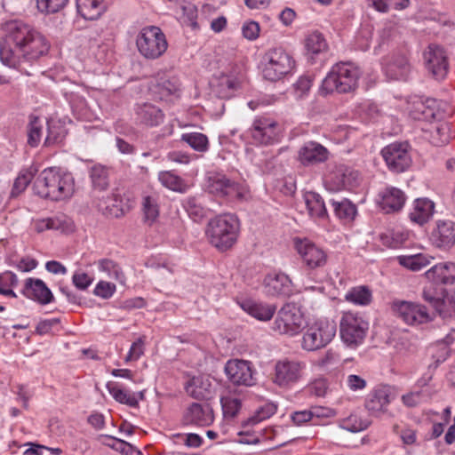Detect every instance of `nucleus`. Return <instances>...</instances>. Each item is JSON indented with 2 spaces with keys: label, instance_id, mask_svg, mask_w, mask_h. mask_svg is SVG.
Masks as SVG:
<instances>
[{
  "label": "nucleus",
  "instance_id": "nucleus-25",
  "mask_svg": "<svg viewBox=\"0 0 455 455\" xmlns=\"http://www.w3.org/2000/svg\"><path fill=\"white\" fill-rule=\"evenodd\" d=\"M134 116L139 124L147 127L158 126L164 120L163 110L150 102L137 103L134 106Z\"/></svg>",
  "mask_w": 455,
  "mask_h": 455
},
{
  "label": "nucleus",
  "instance_id": "nucleus-19",
  "mask_svg": "<svg viewBox=\"0 0 455 455\" xmlns=\"http://www.w3.org/2000/svg\"><path fill=\"white\" fill-rule=\"evenodd\" d=\"M295 248L302 259L303 265L307 269L315 270L326 265V252L312 242L307 239L298 240L295 243Z\"/></svg>",
  "mask_w": 455,
  "mask_h": 455
},
{
  "label": "nucleus",
  "instance_id": "nucleus-33",
  "mask_svg": "<svg viewBox=\"0 0 455 455\" xmlns=\"http://www.w3.org/2000/svg\"><path fill=\"white\" fill-rule=\"evenodd\" d=\"M411 68L406 55L399 53L393 55L386 68L387 76L393 80L406 81Z\"/></svg>",
  "mask_w": 455,
  "mask_h": 455
},
{
  "label": "nucleus",
  "instance_id": "nucleus-59",
  "mask_svg": "<svg viewBox=\"0 0 455 455\" xmlns=\"http://www.w3.org/2000/svg\"><path fill=\"white\" fill-rule=\"evenodd\" d=\"M145 337H140L134 341L125 357V362L137 361L144 354Z\"/></svg>",
  "mask_w": 455,
  "mask_h": 455
},
{
  "label": "nucleus",
  "instance_id": "nucleus-10",
  "mask_svg": "<svg viewBox=\"0 0 455 455\" xmlns=\"http://www.w3.org/2000/svg\"><path fill=\"white\" fill-rule=\"evenodd\" d=\"M303 326V314L296 304L287 303L278 311L273 329L280 334L293 336Z\"/></svg>",
  "mask_w": 455,
  "mask_h": 455
},
{
  "label": "nucleus",
  "instance_id": "nucleus-62",
  "mask_svg": "<svg viewBox=\"0 0 455 455\" xmlns=\"http://www.w3.org/2000/svg\"><path fill=\"white\" fill-rule=\"evenodd\" d=\"M425 399L422 391H413L402 395V401L407 407L412 408L419 405Z\"/></svg>",
  "mask_w": 455,
  "mask_h": 455
},
{
  "label": "nucleus",
  "instance_id": "nucleus-45",
  "mask_svg": "<svg viewBox=\"0 0 455 455\" xmlns=\"http://www.w3.org/2000/svg\"><path fill=\"white\" fill-rule=\"evenodd\" d=\"M398 262L408 269L419 271L427 267L430 263V260L428 256L419 253L415 255L400 256L398 257Z\"/></svg>",
  "mask_w": 455,
  "mask_h": 455
},
{
  "label": "nucleus",
  "instance_id": "nucleus-23",
  "mask_svg": "<svg viewBox=\"0 0 455 455\" xmlns=\"http://www.w3.org/2000/svg\"><path fill=\"white\" fill-rule=\"evenodd\" d=\"M426 67L436 80H443L448 73V61L443 49L430 45L424 54Z\"/></svg>",
  "mask_w": 455,
  "mask_h": 455
},
{
  "label": "nucleus",
  "instance_id": "nucleus-1",
  "mask_svg": "<svg viewBox=\"0 0 455 455\" xmlns=\"http://www.w3.org/2000/svg\"><path fill=\"white\" fill-rule=\"evenodd\" d=\"M0 40V60L3 64L20 68L24 62H33L48 53L51 44L46 36L33 26L12 20L3 26Z\"/></svg>",
  "mask_w": 455,
  "mask_h": 455
},
{
  "label": "nucleus",
  "instance_id": "nucleus-4",
  "mask_svg": "<svg viewBox=\"0 0 455 455\" xmlns=\"http://www.w3.org/2000/svg\"><path fill=\"white\" fill-rule=\"evenodd\" d=\"M358 78L359 70L355 65L350 62L338 63L323 79L321 90L325 93H347L356 88Z\"/></svg>",
  "mask_w": 455,
  "mask_h": 455
},
{
  "label": "nucleus",
  "instance_id": "nucleus-29",
  "mask_svg": "<svg viewBox=\"0 0 455 455\" xmlns=\"http://www.w3.org/2000/svg\"><path fill=\"white\" fill-rule=\"evenodd\" d=\"M379 207L386 213L397 212L403 207L406 196L403 191L395 187H387L379 193Z\"/></svg>",
  "mask_w": 455,
  "mask_h": 455
},
{
  "label": "nucleus",
  "instance_id": "nucleus-5",
  "mask_svg": "<svg viewBox=\"0 0 455 455\" xmlns=\"http://www.w3.org/2000/svg\"><path fill=\"white\" fill-rule=\"evenodd\" d=\"M261 67L264 79L276 82L292 71L295 60L283 48H273L263 56Z\"/></svg>",
  "mask_w": 455,
  "mask_h": 455
},
{
  "label": "nucleus",
  "instance_id": "nucleus-37",
  "mask_svg": "<svg viewBox=\"0 0 455 455\" xmlns=\"http://www.w3.org/2000/svg\"><path fill=\"white\" fill-rule=\"evenodd\" d=\"M78 13L85 20H95L106 11L103 0H76Z\"/></svg>",
  "mask_w": 455,
  "mask_h": 455
},
{
  "label": "nucleus",
  "instance_id": "nucleus-15",
  "mask_svg": "<svg viewBox=\"0 0 455 455\" xmlns=\"http://www.w3.org/2000/svg\"><path fill=\"white\" fill-rule=\"evenodd\" d=\"M225 373L235 386L251 387L256 384V371L249 361L234 359L227 362Z\"/></svg>",
  "mask_w": 455,
  "mask_h": 455
},
{
  "label": "nucleus",
  "instance_id": "nucleus-50",
  "mask_svg": "<svg viewBox=\"0 0 455 455\" xmlns=\"http://www.w3.org/2000/svg\"><path fill=\"white\" fill-rule=\"evenodd\" d=\"M99 270L107 274L110 278L117 281H123L124 278V273L117 263L110 259H101L97 262Z\"/></svg>",
  "mask_w": 455,
  "mask_h": 455
},
{
  "label": "nucleus",
  "instance_id": "nucleus-16",
  "mask_svg": "<svg viewBox=\"0 0 455 455\" xmlns=\"http://www.w3.org/2000/svg\"><path fill=\"white\" fill-rule=\"evenodd\" d=\"M358 172L344 164L331 167L324 178V186L330 191H339L354 186L358 179Z\"/></svg>",
  "mask_w": 455,
  "mask_h": 455
},
{
  "label": "nucleus",
  "instance_id": "nucleus-24",
  "mask_svg": "<svg viewBox=\"0 0 455 455\" xmlns=\"http://www.w3.org/2000/svg\"><path fill=\"white\" fill-rule=\"evenodd\" d=\"M21 294L40 305H47L54 300L52 291L46 283L39 278H27L21 290Z\"/></svg>",
  "mask_w": 455,
  "mask_h": 455
},
{
  "label": "nucleus",
  "instance_id": "nucleus-54",
  "mask_svg": "<svg viewBox=\"0 0 455 455\" xmlns=\"http://www.w3.org/2000/svg\"><path fill=\"white\" fill-rule=\"evenodd\" d=\"M51 229L59 230L64 233L74 231L75 226L73 220L65 214H57L49 218Z\"/></svg>",
  "mask_w": 455,
  "mask_h": 455
},
{
  "label": "nucleus",
  "instance_id": "nucleus-3",
  "mask_svg": "<svg viewBox=\"0 0 455 455\" xmlns=\"http://www.w3.org/2000/svg\"><path fill=\"white\" fill-rule=\"evenodd\" d=\"M239 230V220L235 216L222 214L209 220L205 233L212 246L227 251L236 243Z\"/></svg>",
  "mask_w": 455,
  "mask_h": 455
},
{
  "label": "nucleus",
  "instance_id": "nucleus-18",
  "mask_svg": "<svg viewBox=\"0 0 455 455\" xmlns=\"http://www.w3.org/2000/svg\"><path fill=\"white\" fill-rule=\"evenodd\" d=\"M245 81L244 68L242 64L231 65L228 74H223L216 85L215 92L220 98H230L241 88Z\"/></svg>",
  "mask_w": 455,
  "mask_h": 455
},
{
  "label": "nucleus",
  "instance_id": "nucleus-42",
  "mask_svg": "<svg viewBox=\"0 0 455 455\" xmlns=\"http://www.w3.org/2000/svg\"><path fill=\"white\" fill-rule=\"evenodd\" d=\"M121 202L116 194H112L105 200H100L98 204L99 210L106 216L118 218L124 214L123 209L118 204Z\"/></svg>",
  "mask_w": 455,
  "mask_h": 455
},
{
  "label": "nucleus",
  "instance_id": "nucleus-55",
  "mask_svg": "<svg viewBox=\"0 0 455 455\" xmlns=\"http://www.w3.org/2000/svg\"><path fill=\"white\" fill-rule=\"evenodd\" d=\"M33 177L34 172L30 170H24L20 172L14 180L11 191V196L14 197L22 193L27 188L28 185L31 182Z\"/></svg>",
  "mask_w": 455,
  "mask_h": 455
},
{
  "label": "nucleus",
  "instance_id": "nucleus-58",
  "mask_svg": "<svg viewBox=\"0 0 455 455\" xmlns=\"http://www.w3.org/2000/svg\"><path fill=\"white\" fill-rule=\"evenodd\" d=\"M321 416L318 408H313L311 410H304L295 411L291 414V419L295 425L300 426L311 420L314 417L319 418Z\"/></svg>",
  "mask_w": 455,
  "mask_h": 455
},
{
  "label": "nucleus",
  "instance_id": "nucleus-27",
  "mask_svg": "<svg viewBox=\"0 0 455 455\" xmlns=\"http://www.w3.org/2000/svg\"><path fill=\"white\" fill-rule=\"evenodd\" d=\"M180 83L175 77L161 76L151 82L149 90L156 100L169 101L179 97Z\"/></svg>",
  "mask_w": 455,
  "mask_h": 455
},
{
  "label": "nucleus",
  "instance_id": "nucleus-8",
  "mask_svg": "<svg viewBox=\"0 0 455 455\" xmlns=\"http://www.w3.org/2000/svg\"><path fill=\"white\" fill-rule=\"evenodd\" d=\"M336 331L335 323L328 320H319L307 325L302 336V349L311 352L324 347L332 340Z\"/></svg>",
  "mask_w": 455,
  "mask_h": 455
},
{
  "label": "nucleus",
  "instance_id": "nucleus-20",
  "mask_svg": "<svg viewBox=\"0 0 455 455\" xmlns=\"http://www.w3.org/2000/svg\"><path fill=\"white\" fill-rule=\"evenodd\" d=\"M393 400L389 386L374 387L365 399V408L371 416L380 417L388 411V405Z\"/></svg>",
  "mask_w": 455,
  "mask_h": 455
},
{
  "label": "nucleus",
  "instance_id": "nucleus-26",
  "mask_svg": "<svg viewBox=\"0 0 455 455\" xmlns=\"http://www.w3.org/2000/svg\"><path fill=\"white\" fill-rule=\"evenodd\" d=\"M213 420V410L208 403H193L184 414V422L188 425L207 427Z\"/></svg>",
  "mask_w": 455,
  "mask_h": 455
},
{
  "label": "nucleus",
  "instance_id": "nucleus-35",
  "mask_svg": "<svg viewBox=\"0 0 455 455\" xmlns=\"http://www.w3.org/2000/svg\"><path fill=\"white\" fill-rule=\"evenodd\" d=\"M435 212V204L428 198H418L414 201L413 209L410 212V220L420 226L427 223Z\"/></svg>",
  "mask_w": 455,
  "mask_h": 455
},
{
  "label": "nucleus",
  "instance_id": "nucleus-11",
  "mask_svg": "<svg viewBox=\"0 0 455 455\" xmlns=\"http://www.w3.org/2000/svg\"><path fill=\"white\" fill-rule=\"evenodd\" d=\"M406 110L409 116L419 121L431 122L443 116L435 99L422 96H411L407 100Z\"/></svg>",
  "mask_w": 455,
  "mask_h": 455
},
{
  "label": "nucleus",
  "instance_id": "nucleus-48",
  "mask_svg": "<svg viewBox=\"0 0 455 455\" xmlns=\"http://www.w3.org/2000/svg\"><path fill=\"white\" fill-rule=\"evenodd\" d=\"M181 140L198 152H205L209 148L207 136L201 132L184 133L181 135Z\"/></svg>",
  "mask_w": 455,
  "mask_h": 455
},
{
  "label": "nucleus",
  "instance_id": "nucleus-2",
  "mask_svg": "<svg viewBox=\"0 0 455 455\" xmlns=\"http://www.w3.org/2000/svg\"><path fill=\"white\" fill-rule=\"evenodd\" d=\"M36 195L53 201L63 200L74 192V179L69 172L52 167L44 169L36 178L33 186Z\"/></svg>",
  "mask_w": 455,
  "mask_h": 455
},
{
  "label": "nucleus",
  "instance_id": "nucleus-61",
  "mask_svg": "<svg viewBox=\"0 0 455 455\" xmlns=\"http://www.w3.org/2000/svg\"><path fill=\"white\" fill-rule=\"evenodd\" d=\"M116 291V285L108 282L100 281L94 288L93 293L102 299H109Z\"/></svg>",
  "mask_w": 455,
  "mask_h": 455
},
{
  "label": "nucleus",
  "instance_id": "nucleus-38",
  "mask_svg": "<svg viewBox=\"0 0 455 455\" xmlns=\"http://www.w3.org/2000/svg\"><path fill=\"white\" fill-rule=\"evenodd\" d=\"M107 388L116 402L132 408L139 406V399L136 397L135 394H132L128 390L120 387L117 383L108 382Z\"/></svg>",
  "mask_w": 455,
  "mask_h": 455
},
{
  "label": "nucleus",
  "instance_id": "nucleus-44",
  "mask_svg": "<svg viewBox=\"0 0 455 455\" xmlns=\"http://www.w3.org/2000/svg\"><path fill=\"white\" fill-rule=\"evenodd\" d=\"M158 180L164 187L172 191L180 193L186 191L187 186L184 180L172 172H160L158 174Z\"/></svg>",
  "mask_w": 455,
  "mask_h": 455
},
{
  "label": "nucleus",
  "instance_id": "nucleus-36",
  "mask_svg": "<svg viewBox=\"0 0 455 455\" xmlns=\"http://www.w3.org/2000/svg\"><path fill=\"white\" fill-rule=\"evenodd\" d=\"M305 204L311 218L326 219L328 212L323 198L316 192L308 191L304 194Z\"/></svg>",
  "mask_w": 455,
  "mask_h": 455
},
{
  "label": "nucleus",
  "instance_id": "nucleus-22",
  "mask_svg": "<svg viewBox=\"0 0 455 455\" xmlns=\"http://www.w3.org/2000/svg\"><path fill=\"white\" fill-rule=\"evenodd\" d=\"M329 150L315 141L304 143L298 151V160L305 167L317 165L326 162L329 158Z\"/></svg>",
  "mask_w": 455,
  "mask_h": 455
},
{
  "label": "nucleus",
  "instance_id": "nucleus-13",
  "mask_svg": "<svg viewBox=\"0 0 455 455\" xmlns=\"http://www.w3.org/2000/svg\"><path fill=\"white\" fill-rule=\"evenodd\" d=\"M408 143L395 142L381 150L382 157L390 172L401 173L409 169L412 163Z\"/></svg>",
  "mask_w": 455,
  "mask_h": 455
},
{
  "label": "nucleus",
  "instance_id": "nucleus-63",
  "mask_svg": "<svg viewBox=\"0 0 455 455\" xmlns=\"http://www.w3.org/2000/svg\"><path fill=\"white\" fill-rule=\"evenodd\" d=\"M221 403L226 414L235 416L241 408V401L237 398H222Z\"/></svg>",
  "mask_w": 455,
  "mask_h": 455
},
{
  "label": "nucleus",
  "instance_id": "nucleus-43",
  "mask_svg": "<svg viewBox=\"0 0 455 455\" xmlns=\"http://www.w3.org/2000/svg\"><path fill=\"white\" fill-rule=\"evenodd\" d=\"M331 204L333 207L335 215L340 220H351L356 214V207L347 199L337 201L331 199Z\"/></svg>",
  "mask_w": 455,
  "mask_h": 455
},
{
  "label": "nucleus",
  "instance_id": "nucleus-12",
  "mask_svg": "<svg viewBox=\"0 0 455 455\" xmlns=\"http://www.w3.org/2000/svg\"><path fill=\"white\" fill-rule=\"evenodd\" d=\"M249 132L255 144L267 146L279 141L281 126L273 118L259 116L253 121Z\"/></svg>",
  "mask_w": 455,
  "mask_h": 455
},
{
  "label": "nucleus",
  "instance_id": "nucleus-60",
  "mask_svg": "<svg viewBox=\"0 0 455 455\" xmlns=\"http://www.w3.org/2000/svg\"><path fill=\"white\" fill-rule=\"evenodd\" d=\"M449 139V127L446 124L437 126L435 133L432 135V142L438 147L448 143Z\"/></svg>",
  "mask_w": 455,
  "mask_h": 455
},
{
  "label": "nucleus",
  "instance_id": "nucleus-34",
  "mask_svg": "<svg viewBox=\"0 0 455 455\" xmlns=\"http://www.w3.org/2000/svg\"><path fill=\"white\" fill-rule=\"evenodd\" d=\"M243 311L259 321L270 320L275 313L276 307L273 304L245 299L240 303Z\"/></svg>",
  "mask_w": 455,
  "mask_h": 455
},
{
  "label": "nucleus",
  "instance_id": "nucleus-28",
  "mask_svg": "<svg viewBox=\"0 0 455 455\" xmlns=\"http://www.w3.org/2000/svg\"><path fill=\"white\" fill-rule=\"evenodd\" d=\"M186 393L196 400L210 401L215 394L214 387L208 378L194 376L184 386Z\"/></svg>",
  "mask_w": 455,
  "mask_h": 455
},
{
  "label": "nucleus",
  "instance_id": "nucleus-39",
  "mask_svg": "<svg viewBox=\"0 0 455 455\" xmlns=\"http://www.w3.org/2000/svg\"><path fill=\"white\" fill-rule=\"evenodd\" d=\"M90 178L94 189L104 191L109 186V169L101 164H95L90 169Z\"/></svg>",
  "mask_w": 455,
  "mask_h": 455
},
{
  "label": "nucleus",
  "instance_id": "nucleus-64",
  "mask_svg": "<svg viewBox=\"0 0 455 455\" xmlns=\"http://www.w3.org/2000/svg\"><path fill=\"white\" fill-rule=\"evenodd\" d=\"M92 281L93 279L84 272H76L72 277L74 285L79 290H86Z\"/></svg>",
  "mask_w": 455,
  "mask_h": 455
},
{
  "label": "nucleus",
  "instance_id": "nucleus-51",
  "mask_svg": "<svg viewBox=\"0 0 455 455\" xmlns=\"http://www.w3.org/2000/svg\"><path fill=\"white\" fill-rule=\"evenodd\" d=\"M43 132V124L37 116H31L28 125V144L32 147H37L41 141Z\"/></svg>",
  "mask_w": 455,
  "mask_h": 455
},
{
  "label": "nucleus",
  "instance_id": "nucleus-57",
  "mask_svg": "<svg viewBox=\"0 0 455 455\" xmlns=\"http://www.w3.org/2000/svg\"><path fill=\"white\" fill-rule=\"evenodd\" d=\"M340 427L347 431L356 433L366 429L368 423L359 419L357 415L351 414L341 420Z\"/></svg>",
  "mask_w": 455,
  "mask_h": 455
},
{
  "label": "nucleus",
  "instance_id": "nucleus-40",
  "mask_svg": "<svg viewBox=\"0 0 455 455\" xmlns=\"http://www.w3.org/2000/svg\"><path fill=\"white\" fill-rule=\"evenodd\" d=\"M66 135V127L60 121H47V136L44 140L46 147L60 143Z\"/></svg>",
  "mask_w": 455,
  "mask_h": 455
},
{
  "label": "nucleus",
  "instance_id": "nucleus-21",
  "mask_svg": "<svg viewBox=\"0 0 455 455\" xmlns=\"http://www.w3.org/2000/svg\"><path fill=\"white\" fill-rule=\"evenodd\" d=\"M432 244L441 250H450L455 245V222L451 220H439L431 231Z\"/></svg>",
  "mask_w": 455,
  "mask_h": 455
},
{
  "label": "nucleus",
  "instance_id": "nucleus-32",
  "mask_svg": "<svg viewBox=\"0 0 455 455\" xmlns=\"http://www.w3.org/2000/svg\"><path fill=\"white\" fill-rule=\"evenodd\" d=\"M305 55L314 64L321 55L328 50L327 42L323 34L315 31L307 36L304 41Z\"/></svg>",
  "mask_w": 455,
  "mask_h": 455
},
{
  "label": "nucleus",
  "instance_id": "nucleus-31",
  "mask_svg": "<svg viewBox=\"0 0 455 455\" xmlns=\"http://www.w3.org/2000/svg\"><path fill=\"white\" fill-rule=\"evenodd\" d=\"M426 277L436 285L452 284L455 283V263L436 264L426 272Z\"/></svg>",
  "mask_w": 455,
  "mask_h": 455
},
{
  "label": "nucleus",
  "instance_id": "nucleus-14",
  "mask_svg": "<svg viewBox=\"0 0 455 455\" xmlns=\"http://www.w3.org/2000/svg\"><path fill=\"white\" fill-rule=\"evenodd\" d=\"M395 315L409 325H418L432 320L425 306L415 302L396 300L392 303Z\"/></svg>",
  "mask_w": 455,
  "mask_h": 455
},
{
  "label": "nucleus",
  "instance_id": "nucleus-17",
  "mask_svg": "<svg viewBox=\"0 0 455 455\" xmlns=\"http://www.w3.org/2000/svg\"><path fill=\"white\" fill-rule=\"evenodd\" d=\"M304 368L305 363L299 361L279 360L275 365L273 381L279 387H288L299 380Z\"/></svg>",
  "mask_w": 455,
  "mask_h": 455
},
{
  "label": "nucleus",
  "instance_id": "nucleus-53",
  "mask_svg": "<svg viewBox=\"0 0 455 455\" xmlns=\"http://www.w3.org/2000/svg\"><path fill=\"white\" fill-rule=\"evenodd\" d=\"M68 0H36L37 10L43 14H54L61 11Z\"/></svg>",
  "mask_w": 455,
  "mask_h": 455
},
{
  "label": "nucleus",
  "instance_id": "nucleus-7",
  "mask_svg": "<svg viewBox=\"0 0 455 455\" xmlns=\"http://www.w3.org/2000/svg\"><path fill=\"white\" fill-rule=\"evenodd\" d=\"M207 191L220 198L229 200H244L247 197V188L237 181L229 179L221 172H211L207 177Z\"/></svg>",
  "mask_w": 455,
  "mask_h": 455
},
{
  "label": "nucleus",
  "instance_id": "nucleus-9",
  "mask_svg": "<svg viewBox=\"0 0 455 455\" xmlns=\"http://www.w3.org/2000/svg\"><path fill=\"white\" fill-rule=\"evenodd\" d=\"M368 329V322L358 314L346 312L340 318V338L349 347H356L363 343Z\"/></svg>",
  "mask_w": 455,
  "mask_h": 455
},
{
  "label": "nucleus",
  "instance_id": "nucleus-46",
  "mask_svg": "<svg viewBox=\"0 0 455 455\" xmlns=\"http://www.w3.org/2000/svg\"><path fill=\"white\" fill-rule=\"evenodd\" d=\"M183 207L188 216L196 222L201 221L206 217L207 209H205L196 197H188L184 200Z\"/></svg>",
  "mask_w": 455,
  "mask_h": 455
},
{
  "label": "nucleus",
  "instance_id": "nucleus-41",
  "mask_svg": "<svg viewBox=\"0 0 455 455\" xmlns=\"http://www.w3.org/2000/svg\"><path fill=\"white\" fill-rule=\"evenodd\" d=\"M99 440L103 445H106L123 455H132L134 451L140 453V451H136L131 443L112 435H101L99 436Z\"/></svg>",
  "mask_w": 455,
  "mask_h": 455
},
{
  "label": "nucleus",
  "instance_id": "nucleus-30",
  "mask_svg": "<svg viewBox=\"0 0 455 455\" xmlns=\"http://www.w3.org/2000/svg\"><path fill=\"white\" fill-rule=\"evenodd\" d=\"M265 292L273 297H288L291 294V281L283 273L268 274L264 279Z\"/></svg>",
  "mask_w": 455,
  "mask_h": 455
},
{
  "label": "nucleus",
  "instance_id": "nucleus-6",
  "mask_svg": "<svg viewBox=\"0 0 455 455\" xmlns=\"http://www.w3.org/2000/svg\"><path fill=\"white\" fill-rule=\"evenodd\" d=\"M139 52L148 60L160 58L167 50L166 36L160 28L147 26L140 30L136 37Z\"/></svg>",
  "mask_w": 455,
  "mask_h": 455
},
{
  "label": "nucleus",
  "instance_id": "nucleus-47",
  "mask_svg": "<svg viewBox=\"0 0 455 455\" xmlns=\"http://www.w3.org/2000/svg\"><path fill=\"white\" fill-rule=\"evenodd\" d=\"M345 299L355 304L368 305L371 301V291L367 286L354 287L347 291Z\"/></svg>",
  "mask_w": 455,
  "mask_h": 455
},
{
  "label": "nucleus",
  "instance_id": "nucleus-52",
  "mask_svg": "<svg viewBox=\"0 0 455 455\" xmlns=\"http://www.w3.org/2000/svg\"><path fill=\"white\" fill-rule=\"evenodd\" d=\"M435 283L431 282L428 286H426L422 292L423 299L428 302L435 309L441 302L444 295L445 290L442 287L438 288Z\"/></svg>",
  "mask_w": 455,
  "mask_h": 455
},
{
  "label": "nucleus",
  "instance_id": "nucleus-56",
  "mask_svg": "<svg viewBox=\"0 0 455 455\" xmlns=\"http://www.w3.org/2000/svg\"><path fill=\"white\" fill-rule=\"evenodd\" d=\"M142 210L144 212L145 220L149 223H153L159 215L156 200L149 196L143 197Z\"/></svg>",
  "mask_w": 455,
  "mask_h": 455
},
{
  "label": "nucleus",
  "instance_id": "nucleus-49",
  "mask_svg": "<svg viewBox=\"0 0 455 455\" xmlns=\"http://www.w3.org/2000/svg\"><path fill=\"white\" fill-rule=\"evenodd\" d=\"M435 311L444 321L455 319V294L443 296Z\"/></svg>",
  "mask_w": 455,
  "mask_h": 455
}]
</instances>
